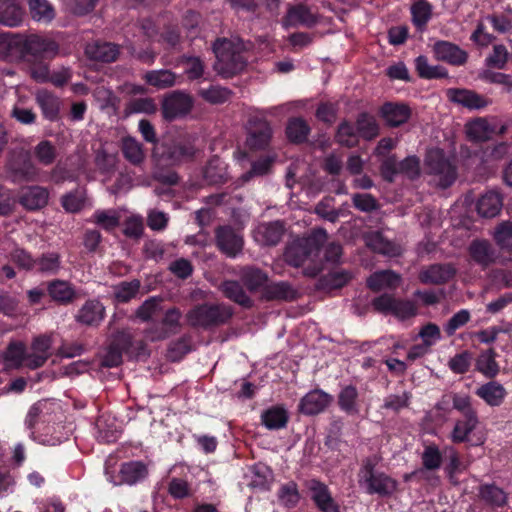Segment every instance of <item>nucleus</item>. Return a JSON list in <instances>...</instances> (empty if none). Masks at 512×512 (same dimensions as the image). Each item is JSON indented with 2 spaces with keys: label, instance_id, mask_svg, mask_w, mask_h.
Here are the masks:
<instances>
[{
  "label": "nucleus",
  "instance_id": "39448f33",
  "mask_svg": "<svg viewBox=\"0 0 512 512\" xmlns=\"http://www.w3.org/2000/svg\"><path fill=\"white\" fill-rule=\"evenodd\" d=\"M230 315V310L225 307L203 305L191 310L187 315V320L193 326H209L224 322Z\"/></svg>",
  "mask_w": 512,
  "mask_h": 512
},
{
  "label": "nucleus",
  "instance_id": "72a5a7b5",
  "mask_svg": "<svg viewBox=\"0 0 512 512\" xmlns=\"http://www.w3.org/2000/svg\"><path fill=\"white\" fill-rule=\"evenodd\" d=\"M270 137L271 128L263 122L249 131L246 144L252 150L262 149L268 145Z\"/></svg>",
  "mask_w": 512,
  "mask_h": 512
},
{
  "label": "nucleus",
  "instance_id": "e433bc0d",
  "mask_svg": "<svg viewBox=\"0 0 512 512\" xmlns=\"http://www.w3.org/2000/svg\"><path fill=\"white\" fill-rule=\"evenodd\" d=\"M26 348L22 342L11 343L4 353L5 366L8 368H18L22 364L26 365Z\"/></svg>",
  "mask_w": 512,
  "mask_h": 512
},
{
  "label": "nucleus",
  "instance_id": "0eeeda50",
  "mask_svg": "<svg viewBox=\"0 0 512 512\" xmlns=\"http://www.w3.org/2000/svg\"><path fill=\"white\" fill-rule=\"evenodd\" d=\"M376 310L392 313L400 319H407L416 315V306L410 301H397L389 295H382L373 302Z\"/></svg>",
  "mask_w": 512,
  "mask_h": 512
},
{
  "label": "nucleus",
  "instance_id": "a18cd8bd",
  "mask_svg": "<svg viewBox=\"0 0 512 512\" xmlns=\"http://www.w3.org/2000/svg\"><path fill=\"white\" fill-rule=\"evenodd\" d=\"M357 390L353 386H347L343 388L339 394V405L340 408L348 414H357Z\"/></svg>",
  "mask_w": 512,
  "mask_h": 512
},
{
  "label": "nucleus",
  "instance_id": "a878e982",
  "mask_svg": "<svg viewBox=\"0 0 512 512\" xmlns=\"http://www.w3.org/2000/svg\"><path fill=\"white\" fill-rule=\"evenodd\" d=\"M85 53L92 60L111 62L117 58L119 51L114 44L94 42L86 46Z\"/></svg>",
  "mask_w": 512,
  "mask_h": 512
},
{
  "label": "nucleus",
  "instance_id": "9b49d317",
  "mask_svg": "<svg viewBox=\"0 0 512 512\" xmlns=\"http://www.w3.org/2000/svg\"><path fill=\"white\" fill-rule=\"evenodd\" d=\"M51 337L39 336L34 339L31 351L26 356V366L35 369L41 367L51 355Z\"/></svg>",
  "mask_w": 512,
  "mask_h": 512
},
{
  "label": "nucleus",
  "instance_id": "f704fd0d",
  "mask_svg": "<svg viewBox=\"0 0 512 512\" xmlns=\"http://www.w3.org/2000/svg\"><path fill=\"white\" fill-rule=\"evenodd\" d=\"M52 402L48 400L39 401L34 404L28 411L26 417V425L29 429H34L39 422L46 421L47 416L51 411Z\"/></svg>",
  "mask_w": 512,
  "mask_h": 512
},
{
  "label": "nucleus",
  "instance_id": "f3484780",
  "mask_svg": "<svg viewBox=\"0 0 512 512\" xmlns=\"http://www.w3.org/2000/svg\"><path fill=\"white\" fill-rule=\"evenodd\" d=\"M433 52L438 60L451 64H462L466 61V53L457 46L446 41L435 43Z\"/></svg>",
  "mask_w": 512,
  "mask_h": 512
},
{
  "label": "nucleus",
  "instance_id": "4d7b16f0",
  "mask_svg": "<svg viewBox=\"0 0 512 512\" xmlns=\"http://www.w3.org/2000/svg\"><path fill=\"white\" fill-rule=\"evenodd\" d=\"M480 497L492 505L501 506L506 502L505 493L493 485H485L480 488Z\"/></svg>",
  "mask_w": 512,
  "mask_h": 512
},
{
  "label": "nucleus",
  "instance_id": "bb28decb",
  "mask_svg": "<svg viewBox=\"0 0 512 512\" xmlns=\"http://www.w3.org/2000/svg\"><path fill=\"white\" fill-rule=\"evenodd\" d=\"M502 198L496 191H488L477 201V211L483 217H494L502 208Z\"/></svg>",
  "mask_w": 512,
  "mask_h": 512
},
{
  "label": "nucleus",
  "instance_id": "2f4dec72",
  "mask_svg": "<svg viewBox=\"0 0 512 512\" xmlns=\"http://www.w3.org/2000/svg\"><path fill=\"white\" fill-rule=\"evenodd\" d=\"M471 258L480 265L487 266L494 261L495 255L491 245L485 240H475L470 244Z\"/></svg>",
  "mask_w": 512,
  "mask_h": 512
},
{
  "label": "nucleus",
  "instance_id": "09e8293b",
  "mask_svg": "<svg viewBox=\"0 0 512 512\" xmlns=\"http://www.w3.org/2000/svg\"><path fill=\"white\" fill-rule=\"evenodd\" d=\"M357 132L365 139H372L378 135L379 126L373 116L362 114L357 120Z\"/></svg>",
  "mask_w": 512,
  "mask_h": 512
},
{
  "label": "nucleus",
  "instance_id": "8fccbe9b",
  "mask_svg": "<svg viewBox=\"0 0 512 512\" xmlns=\"http://www.w3.org/2000/svg\"><path fill=\"white\" fill-rule=\"evenodd\" d=\"M96 427L99 432V438L105 442H112L116 440L118 429L115 422L109 417L101 415L96 421Z\"/></svg>",
  "mask_w": 512,
  "mask_h": 512
},
{
  "label": "nucleus",
  "instance_id": "3c124183",
  "mask_svg": "<svg viewBox=\"0 0 512 512\" xmlns=\"http://www.w3.org/2000/svg\"><path fill=\"white\" fill-rule=\"evenodd\" d=\"M309 132L307 123L300 118L290 120L286 133L288 138L293 142H302L306 139Z\"/></svg>",
  "mask_w": 512,
  "mask_h": 512
},
{
  "label": "nucleus",
  "instance_id": "4be33fe9",
  "mask_svg": "<svg viewBox=\"0 0 512 512\" xmlns=\"http://www.w3.org/2000/svg\"><path fill=\"white\" fill-rule=\"evenodd\" d=\"M104 306L97 300L87 301L79 310L76 319L86 325H97L104 318Z\"/></svg>",
  "mask_w": 512,
  "mask_h": 512
},
{
  "label": "nucleus",
  "instance_id": "4c0bfd02",
  "mask_svg": "<svg viewBox=\"0 0 512 512\" xmlns=\"http://www.w3.org/2000/svg\"><path fill=\"white\" fill-rule=\"evenodd\" d=\"M31 16L38 22L48 23L54 17V9L47 0H26Z\"/></svg>",
  "mask_w": 512,
  "mask_h": 512
},
{
  "label": "nucleus",
  "instance_id": "f257e3e1",
  "mask_svg": "<svg viewBox=\"0 0 512 512\" xmlns=\"http://www.w3.org/2000/svg\"><path fill=\"white\" fill-rule=\"evenodd\" d=\"M243 43L239 39H218L213 51L216 56L215 70L223 77H230L240 72L246 65L242 55Z\"/></svg>",
  "mask_w": 512,
  "mask_h": 512
},
{
  "label": "nucleus",
  "instance_id": "412c9836",
  "mask_svg": "<svg viewBox=\"0 0 512 512\" xmlns=\"http://www.w3.org/2000/svg\"><path fill=\"white\" fill-rule=\"evenodd\" d=\"M48 201V192L40 186H31L22 189L20 203L27 209L35 210L42 208Z\"/></svg>",
  "mask_w": 512,
  "mask_h": 512
},
{
  "label": "nucleus",
  "instance_id": "603ef678",
  "mask_svg": "<svg viewBox=\"0 0 512 512\" xmlns=\"http://www.w3.org/2000/svg\"><path fill=\"white\" fill-rule=\"evenodd\" d=\"M199 94L203 99L212 104H222L231 97L230 90L220 86H211L208 89H201Z\"/></svg>",
  "mask_w": 512,
  "mask_h": 512
},
{
  "label": "nucleus",
  "instance_id": "ea45409f",
  "mask_svg": "<svg viewBox=\"0 0 512 512\" xmlns=\"http://www.w3.org/2000/svg\"><path fill=\"white\" fill-rule=\"evenodd\" d=\"M262 423L268 429H280L285 427L288 415L284 408L276 406L266 410L262 414Z\"/></svg>",
  "mask_w": 512,
  "mask_h": 512
},
{
  "label": "nucleus",
  "instance_id": "de8ad7c7",
  "mask_svg": "<svg viewBox=\"0 0 512 512\" xmlns=\"http://www.w3.org/2000/svg\"><path fill=\"white\" fill-rule=\"evenodd\" d=\"M139 289L140 282L138 280L122 282L114 287V297L118 302H128L137 296Z\"/></svg>",
  "mask_w": 512,
  "mask_h": 512
},
{
  "label": "nucleus",
  "instance_id": "4468645a",
  "mask_svg": "<svg viewBox=\"0 0 512 512\" xmlns=\"http://www.w3.org/2000/svg\"><path fill=\"white\" fill-rule=\"evenodd\" d=\"M147 476L146 466L138 461H131L121 465L120 479L109 478L114 485H133Z\"/></svg>",
  "mask_w": 512,
  "mask_h": 512
},
{
  "label": "nucleus",
  "instance_id": "338daca9",
  "mask_svg": "<svg viewBox=\"0 0 512 512\" xmlns=\"http://www.w3.org/2000/svg\"><path fill=\"white\" fill-rule=\"evenodd\" d=\"M160 309V299L152 297L146 300L136 312V316L142 321L150 320Z\"/></svg>",
  "mask_w": 512,
  "mask_h": 512
},
{
  "label": "nucleus",
  "instance_id": "f8f14e48",
  "mask_svg": "<svg viewBox=\"0 0 512 512\" xmlns=\"http://www.w3.org/2000/svg\"><path fill=\"white\" fill-rule=\"evenodd\" d=\"M467 137L476 142L489 140L498 131L495 121L485 118H477L465 126Z\"/></svg>",
  "mask_w": 512,
  "mask_h": 512
},
{
  "label": "nucleus",
  "instance_id": "cd10ccee",
  "mask_svg": "<svg viewBox=\"0 0 512 512\" xmlns=\"http://www.w3.org/2000/svg\"><path fill=\"white\" fill-rule=\"evenodd\" d=\"M23 11L15 0H0V24L14 27L21 23Z\"/></svg>",
  "mask_w": 512,
  "mask_h": 512
},
{
  "label": "nucleus",
  "instance_id": "c756f323",
  "mask_svg": "<svg viewBox=\"0 0 512 512\" xmlns=\"http://www.w3.org/2000/svg\"><path fill=\"white\" fill-rule=\"evenodd\" d=\"M180 318L181 312L177 308L167 310L162 322L166 329L159 333L150 331L146 337L151 341H157L168 337L170 333L175 332L179 327Z\"/></svg>",
  "mask_w": 512,
  "mask_h": 512
},
{
  "label": "nucleus",
  "instance_id": "c85d7f7f",
  "mask_svg": "<svg viewBox=\"0 0 512 512\" xmlns=\"http://www.w3.org/2000/svg\"><path fill=\"white\" fill-rule=\"evenodd\" d=\"M455 273L450 265H432L420 273V280L425 284H440L449 280Z\"/></svg>",
  "mask_w": 512,
  "mask_h": 512
},
{
  "label": "nucleus",
  "instance_id": "20e7f679",
  "mask_svg": "<svg viewBox=\"0 0 512 512\" xmlns=\"http://www.w3.org/2000/svg\"><path fill=\"white\" fill-rule=\"evenodd\" d=\"M425 168L434 177V181L440 187L450 186L456 179V169L444 156L439 148L428 150L425 158Z\"/></svg>",
  "mask_w": 512,
  "mask_h": 512
},
{
  "label": "nucleus",
  "instance_id": "1a4fd4ad",
  "mask_svg": "<svg viewBox=\"0 0 512 512\" xmlns=\"http://www.w3.org/2000/svg\"><path fill=\"white\" fill-rule=\"evenodd\" d=\"M192 99L182 92H175L165 98L163 114L167 119H174L187 114L192 108Z\"/></svg>",
  "mask_w": 512,
  "mask_h": 512
},
{
  "label": "nucleus",
  "instance_id": "5fc2aeb1",
  "mask_svg": "<svg viewBox=\"0 0 512 512\" xmlns=\"http://www.w3.org/2000/svg\"><path fill=\"white\" fill-rule=\"evenodd\" d=\"M418 336L421 338L422 343L431 349L432 346L441 340V330L438 325L427 323L421 327Z\"/></svg>",
  "mask_w": 512,
  "mask_h": 512
},
{
  "label": "nucleus",
  "instance_id": "393cba45",
  "mask_svg": "<svg viewBox=\"0 0 512 512\" xmlns=\"http://www.w3.org/2000/svg\"><path fill=\"white\" fill-rule=\"evenodd\" d=\"M317 22V14L304 4L290 7L287 12L286 23L289 25L312 26Z\"/></svg>",
  "mask_w": 512,
  "mask_h": 512
},
{
  "label": "nucleus",
  "instance_id": "79ce46f5",
  "mask_svg": "<svg viewBox=\"0 0 512 512\" xmlns=\"http://www.w3.org/2000/svg\"><path fill=\"white\" fill-rule=\"evenodd\" d=\"M227 176L225 164L217 157L210 160L204 170L205 179L211 184L224 182Z\"/></svg>",
  "mask_w": 512,
  "mask_h": 512
},
{
  "label": "nucleus",
  "instance_id": "a211bd4d",
  "mask_svg": "<svg viewBox=\"0 0 512 512\" xmlns=\"http://www.w3.org/2000/svg\"><path fill=\"white\" fill-rule=\"evenodd\" d=\"M448 98L459 105L469 109H480L487 105V101L473 91L465 89H449Z\"/></svg>",
  "mask_w": 512,
  "mask_h": 512
},
{
  "label": "nucleus",
  "instance_id": "052dcab7",
  "mask_svg": "<svg viewBox=\"0 0 512 512\" xmlns=\"http://www.w3.org/2000/svg\"><path fill=\"white\" fill-rule=\"evenodd\" d=\"M36 159L43 165L53 163L56 157L55 147L49 141H41L34 150Z\"/></svg>",
  "mask_w": 512,
  "mask_h": 512
},
{
  "label": "nucleus",
  "instance_id": "49530a36",
  "mask_svg": "<svg viewBox=\"0 0 512 512\" xmlns=\"http://www.w3.org/2000/svg\"><path fill=\"white\" fill-rule=\"evenodd\" d=\"M476 365L477 369L486 377H494L499 372V366L495 361V353L492 350L481 353Z\"/></svg>",
  "mask_w": 512,
  "mask_h": 512
},
{
  "label": "nucleus",
  "instance_id": "13d9d810",
  "mask_svg": "<svg viewBox=\"0 0 512 512\" xmlns=\"http://www.w3.org/2000/svg\"><path fill=\"white\" fill-rule=\"evenodd\" d=\"M241 277L250 291L257 290L266 282V275L258 269L244 268Z\"/></svg>",
  "mask_w": 512,
  "mask_h": 512
},
{
  "label": "nucleus",
  "instance_id": "680f3d73",
  "mask_svg": "<svg viewBox=\"0 0 512 512\" xmlns=\"http://www.w3.org/2000/svg\"><path fill=\"white\" fill-rule=\"evenodd\" d=\"M85 203V192L77 190L62 197V206L68 212L79 211Z\"/></svg>",
  "mask_w": 512,
  "mask_h": 512
},
{
  "label": "nucleus",
  "instance_id": "7ed1b4c3",
  "mask_svg": "<svg viewBox=\"0 0 512 512\" xmlns=\"http://www.w3.org/2000/svg\"><path fill=\"white\" fill-rule=\"evenodd\" d=\"M376 463V458H369L364 462L359 472V483L370 494L389 495L396 490L397 482L384 473L374 472Z\"/></svg>",
  "mask_w": 512,
  "mask_h": 512
},
{
  "label": "nucleus",
  "instance_id": "69168bd1",
  "mask_svg": "<svg viewBox=\"0 0 512 512\" xmlns=\"http://www.w3.org/2000/svg\"><path fill=\"white\" fill-rule=\"evenodd\" d=\"M337 140L341 145L354 146L358 141V132L349 123H342L337 132Z\"/></svg>",
  "mask_w": 512,
  "mask_h": 512
},
{
  "label": "nucleus",
  "instance_id": "c9c22d12",
  "mask_svg": "<svg viewBox=\"0 0 512 512\" xmlns=\"http://www.w3.org/2000/svg\"><path fill=\"white\" fill-rule=\"evenodd\" d=\"M464 420L457 421L451 433V440L455 443L464 442L468 435L476 428L478 418L476 414L464 416Z\"/></svg>",
  "mask_w": 512,
  "mask_h": 512
},
{
  "label": "nucleus",
  "instance_id": "0e129e2a",
  "mask_svg": "<svg viewBox=\"0 0 512 512\" xmlns=\"http://www.w3.org/2000/svg\"><path fill=\"white\" fill-rule=\"evenodd\" d=\"M494 237L502 248L512 250V222L500 224L495 231Z\"/></svg>",
  "mask_w": 512,
  "mask_h": 512
},
{
  "label": "nucleus",
  "instance_id": "f03ea898",
  "mask_svg": "<svg viewBox=\"0 0 512 512\" xmlns=\"http://www.w3.org/2000/svg\"><path fill=\"white\" fill-rule=\"evenodd\" d=\"M326 240V231L316 229L309 237L291 243L285 251V260L290 265L299 267L303 265L308 258L318 256L320 247Z\"/></svg>",
  "mask_w": 512,
  "mask_h": 512
},
{
  "label": "nucleus",
  "instance_id": "2eb2a0df",
  "mask_svg": "<svg viewBox=\"0 0 512 512\" xmlns=\"http://www.w3.org/2000/svg\"><path fill=\"white\" fill-rule=\"evenodd\" d=\"M476 395L489 406H500L504 402L507 392L503 385L491 381L478 387Z\"/></svg>",
  "mask_w": 512,
  "mask_h": 512
},
{
  "label": "nucleus",
  "instance_id": "bf43d9fd",
  "mask_svg": "<svg viewBox=\"0 0 512 512\" xmlns=\"http://www.w3.org/2000/svg\"><path fill=\"white\" fill-rule=\"evenodd\" d=\"M251 485L254 487L265 488L272 479V471L268 466L258 463L252 467Z\"/></svg>",
  "mask_w": 512,
  "mask_h": 512
},
{
  "label": "nucleus",
  "instance_id": "473e14b6",
  "mask_svg": "<svg viewBox=\"0 0 512 512\" xmlns=\"http://www.w3.org/2000/svg\"><path fill=\"white\" fill-rule=\"evenodd\" d=\"M122 153L127 161L133 165H140L145 159V152L142 145L133 137L127 136L122 139Z\"/></svg>",
  "mask_w": 512,
  "mask_h": 512
},
{
  "label": "nucleus",
  "instance_id": "a19ab883",
  "mask_svg": "<svg viewBox=\"0 0 512 512\" xmlns=\"http://www.w3.org/2000/svg\"><path fill=\"white\" fill-rule=\"evenodd\" d=\"M145 79L150 85L164 89L176 84L177 77L169 70H155L148 72Z\"/></svg>",
  "mask_w": 512,
  "mask_h": 512
},
{
  "label": "nucleus",
  "instance_id": "58836bf2",
  "mask_svg": "<svg viewBox=\"0 0 512 512\" xmlns=\"http://www.w3.org/2000/svg\"><path fill=\"white\" fill-rule=\"evenodd\" d=\"M48 292L51 298L60 303H69L75 296V291L71 285L62 280H55L48 286Z\"/></svg>",
  "mask_w": 512,
  "mask_h": 512
},
{
  "label": "nucleus",
  "instance_id": "9d476101",
  "mask_svg": "<svg viewBox=\"0 0 512 512\" xmlns=\"http://www.w3.org/2000/svg\"><path fill=\"white\" fill-rule=\"evenodd\" d=\"M219 249L229 257H235L243 247L242 236L231 227H221L216 234Z\"/></svg>",
  "mask_w": 512,
  "mask_h": 512
},
{
  "label": "nucleus",
  "instance_id": "864d4df0",
  "mask_svg": "<svg viewBox=\"0 0 512 512\" xmlns=\"http://www.w3.org/2000/svg\"><path fill=\"white\" fill-rule=\"evenodd\" d=\"M416 68L419 75L424 78H441L447 74L443 67L429 65L424 56H419L416 59Z\"/></svg>",
  "mask_w": 512,
  "mask_h": 512
},
{
  "label": "nucleus",
  "instance_id": "774afa93",
  "mask_svg": "<svg viewBox=\"0 0 512 512\" xmlns=\"http://www.w3.org/2000/svg\"><path fill=\"white\" fill-rule=\"evenodd\" d=\"M472 356L469 352L464 351L460 354L455 355L449 360V368L458 374H462L468 371L471 364Z\"/></svg>",
  "mask_w": 512,
  "mask_h": 512
},
{
  "label": "nucleus",
  "instance_id": "5701e85b",
  "mask_svg": "<svg viewBox=\"0 0 512 512\" xmlns=\"http://www.w3.org/2000/svg\"><path fill=\"white\" fill-rule=\"evenodd\" d=\"M381 115L390 126H399L410 117V109L403 103H386L381 108Z\"/></svg>",
  "mask_w": 512,
  "mask_h": 512
},
{
  "label": "nucleus",
  "instance_id": "7c9ffc66",
  "mask_svg": "<svg viewBox=\"0 0 512 512\" xmlns=\"http://www.w3.org/2000/svg\"><path fill=\"white\" fill-rule=\"evenodd\" d=\"M400 283V276L390 270L376 272L368 279V286L375 290L396 288Z\"/></svg>",
  "mask_w": 512,
  "mask_h": 512
},
{
  "label": "nucleus",
  "instance_id": "dca6fc26",
  "mask_svg": "<svg viewBox=\"0 0 512 512\" xmlns=\"http://www.w3.org/2000/svg\"><path fill=\"white\" fill-rule=\"evenodd\" d=\"M331 397L320 390L309 392L300 403V410L308 415L323 411L330 403Z\"/></svg>",
  "mask_w": 512,
  "mask_h": 512
},
{
  "label": "nucleus",
  "instance_id": "6e6d98bb",
  "mask_svg": "<svg viewBox=\"0 0 512 512\" xmlns=\"http://www.w3.org/2000/svg\"><path fill=\"white\" fill-rule=\"evenodd\" d=\"M93 222L106 230H112L118 226L119 217L113 210H98L93 215Z\"/></svg>",
  "mask_w": 512,
  "mask_h": 512
},
{
  "label": "nucleus",
  "instance_id": "e2e57ef3",
  "mask_svg": "<svg viewBox=\"0 0 512 512\" xmlns=\"http://www.w3.org/2000/svg\"><path fill=\"white\" fill-rule=\"evenodd\" d=\"M273 159L271 157H263L252 164L251 170L242 175L243 182L249 181L254 176H262L269 172Z\"/></svg>",
  "mask_w": 512,
  "mask_h": 512
},
{
  "label": "nucleus",
  "instance_id": "6e6552de",
  "mask_svg": "<svg viewBox=\"0 0 512 512\" xmlns=\"http://www.w3.org/2000/svg\"><path fill=\"white\" fill-rule=\"evenodd\" d=\"M131 335L128 332H120L114 339L103 358V364L108 367L118 366L122 361V353L133 354L131 350Z\"/></svg>",
  "mask_w": 512,
  "mask_h": 512
},
{
  "label": "nucleus",
  "instance_id": "ddd939ff",
  "mask_svg": "<svg viewBox=\"0 0 512 512\" xmlns=\"http://www.w3.org/2000/svg\"><path fill=\"white\" fill-rule=\"evenodd\" d=\"M308 488L311 498L321 511L339 512L338 505L334 502L326 485L317 480H311Z\"/></svg>",
  "mask_w": 512,
  "mask_h": 512
},
{
  "label": "nucleus",
  "instance_id": "c03bdc74",
  "mask_svg": "<svg viewBox=\"0 0 512 512\" xmlns=\"http://www.w3.org/2000/svg\"><path fill=\"white\" fill-rule=\"evenodd\" d=\"M223 293L234 302L248 307L251 304L250 298L244 292L239 283L235 281H226L222 284Z\"/></svg>",
  "mask_w": 512,
  "mask_h": 512
},
{
  "label": "nucleus",
  "instance_id": "aec40b11",
  "mask_svg": "<svg viewBox=\"0 0 512 512\" xmlns=\"http://www.w3.org/2000/svg\"><path fill=\"white\" fill-rule=\"evenodd\" d=\"M365 243L372 250L390 257L397 256L402 252L400 245L388 241L379 232L368 233L365 236Z\"/></svg>",
  "mask_w": 512,
  "mask_h": 512
},
{
  "label": "nucleus",
  "instance_id": "37998d69",
  "mask_svg": "<svg viewBox=\"0 0 512 512\" xmlns=\"http://www.w3.org/2000/svg\"><path fill=\"white\" fill-rule=\"evenodd\" d=\"M412 21L418 29H423L431 18L432 9L428 2L418 0L411 7Z\"/></svg>",
  "mask_w": 512,
  "mask_h": 512
},
{
  "label": "nucleus",
  "instance_id": "423d86ee",
  "mask_svg": "<svg viewBox=\"0 0 512 512\" xmlns=\"http://www.w3.org/2000/svg\"><path fill=\"white\" fill-rule=\"evenodd\" d=\"M24 46L35 60H51L59 54V44L49 36L30 35L26 38Z\"/></svg>",
  "mask_w": 512,
  "mask_h": 512
},
{
  "label": "nucleus",
  "instance_id": "b1692460",
  "mask_svg": "<svg viewBox=\"0 0 512 512\" xmlns=\"http://www.w3.org/2000/svg\"><path fill=\"white\" fill-rule=\"evenodd\" d=\"M36 102L43 116L48 120H56L60 110V100L51 92L41 89L36 93Z\"/></svg>",
  "mask_w": 512,
  "mask_h": 512
},
{
  "label": "nucleus",
  "instance_id": "6ab92c4d",
  "mask_svg": "<svg viewBox=\"0 0 512 512\" xmlns=\"http://www.w3.org/2000/svg\"><path fill=\"white\" fill-rule=\"evenodd\" d=\"M282 233V225L279 222H273L258 225L253 236L255 241L261 245H275L281 239Z\"/></svg>",
  "mask_w": 512,
  "mask_h": 512
}]
</instances>
